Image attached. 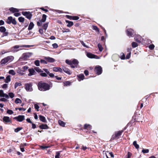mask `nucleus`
Listing matches in <instances>:
<instances>
[{
	"mask_svg": "<svg viewBox=\"0 0 158 158\" xmlns=\"http://www.w3.org/2000/svg\"><path fill=\"white\" fill-rule=\"evenodd\" d=\"M65 62L67 64H69L72 68L77 67L79 63L78 61L76 59H73L72 60H66Z\"/></svg>",
	"mask_w": 158,
	"mask_h": 158,
	"instance_id": "obj_2",
	"label": "nucleus"
},
{
	"mask_svg": "<svg viewBox=\"0 0 158 158\" xmlns=\"http://www.w3.org/2000/svg\"><path fill=\"white\" fill-rule=\"evenodd\" d=\"M40 75L42 77H45L47 76V74L45 73L41 72Z\"/></svg>",
	"mask_w": 158,
	"mask_h": 158,
	"instance_id": "obj_53",
	"label": "nucleus"
},
{
	"mask_svg": "<svg viewBox=\"0 0 158 158\" xmlns=\"http://www.w3.org/2000/svg\"><path fill=\"white\" fill-rule=\"evenodd\" d=\"M135 40L138 43H140L141 42L142 40V37L140 35H138L135 37Z\"/></svg>",
	"mask_w": 158,
	"mask_h": 158,
	"instance_id": "obj_15",
	"label": "nucleus"
},
{
	"mask_svg": "<svg viewBox=\"0 0 158 158\" xmlns=\"http://www.w3.org/2000/svg\"><path fill=\"white\" fill-rule=\"evenodd\" d=\"M24 18L23 17H20L18 18V20L20 22L23 23L24 21Z\"/></svg>",
	"mask_w": 158,
	"mask_h": 158,
	"instance_id": "obj_32",
	"label": "nucleus"
},
{
	"mask_svg": "<svg viewBox=\"0 0 158 158\" xmlns=\"http://www.w3.org/2000/svg\"><path fill=\"white\" fill-rule=\"evenodd\" d=\"M102 67L99 65L96 66L94 69V72L98 75H100L102 73Z\"/></svg>",
	"mask_w": 158,
	"mask_h": 158,
	"instance_id": "obj_7",
	"label": "nucleus"
},
{
	"mask_svg": "<svg viewBox=\"0 0 158 158\" xmlns=\"http://www.w3.org/2000/svg\"><path fill=\"white\" fill-rule=\"evenodd\" d=\"M59 67H55L53 68V70L54 72H59Z\"/></svg>",
	"mask_w": 158,
	"mask_h": 158,
	"instance_id": "obj_46",
	"label": "nucleus"
},
{
	"mask_svg": "<svg viewBox=\"0 0 158 158\" xmlns=\"http://www.w3.org/2000/svg\"><path fill=\"white\" fill-rule=\"evenodd\" d=\"M39 32L42 35H44L43 31L42 29L40 28L39 29Z\"/></svg>",
	"mask_w": 158,
	"mask_h": 158,
	"instance_id": "obj_57",
	"label": "nucleus"
},
{
	"mask_svg": "<svg viewBox=\"0 0 158 158\" xmlns=\"http://www.w3.org/2000/svg\"><path fill=\"white\" fill-rule=\"evenodd\" d=\"M9 10L13 13L17 12L19 11L18 9L12 7L10 8Z\"/></svg>",
	"mask_w": 158,
	"mask_h": 158,
	"instance_id": "obj_20",
	"label": "nucleus"
},
{
	"mask_svg": "<svg viewBox=\"0 0 158 158\" xmlns=\"http://www.w3.org/2000/svg\"><path fill=\"white\" fill-rule=\"evenodd\" d=\"M85 129H91L92 128V126L90 124H85L84 126Z\"/></svg>",
	"mask_w": 158,
	"mask_h": 158,
	"instance_id": "obj_24",
	"label": "nucleus"
},
{
	"mask_svg": "<svg viewBox=\"0 0 158 158\" xmlns=\"http://www.w3.org/2000/svg\"><path fill=\"white\" fill-rule=\"evenodd\" d=\"M66 17L68 19H70V20L72 19L73 16H72L66 15Z\"/></svg>",
	"mask_w": 158,
	"mask_h": 158,
	"instance_id": "obj_64",
	"label": "nucleus"
},
{
	"mask_svg": "<svg viewBox=\"0 0 158 158\" xmlns=\"http://www.w3.org/2000/svg\"><path fill=\"white\" fill-rule=\"evenodd\" d=\"M131 46L133 48H135L138 46V45L136 42H133L131 43Z\"/></svg>",
	"mask_w": 158,
	"mask_h": 158,
	"instance_id": "obj_30",
	"label": "nucleus"
},
{
	"mask_svg": "<svg viewBox=\"0 0 158 158\" xmlns=\"http://www.w3.org/2000/svg\"><path fill=\"white\" fill-rule=\"evenodd\" d=\"M62 69L64 72L69 75H70L71 74V72H70V70L65 67H62Z\"/></svg>",
	"mask_w": 158,
	"mask_h": 158,
	"instance_id": "obj_16",
	"label": "nucleus"
},
{
	"mask_svg": "<svg viewBox=\"0 0 158 158\" xmlns=\"http://www.w3.org/2000/svg\"><path fill=\"white\" fill-rule=\"evenodd\" d=\"M40 127L41 129H48L49 128V127L47 125L44 124H42L40 125Z\"/></svg>",
	"mask_w": 158,
	"mask_h": 158,
	"instance_id": "obj_18",
	"label": "nucleus"
},
{
	"mask_svg": "<svg viewBox=\"0 0 158 158\" xmlns=\"http://www.w3.org/2000/svg\"><path fill=\"white\" fill-rule=\"evenodd\" d=\"M93 30H95V31H97V32H99V29L98 28V27L96 26H93Z\"/></svg>",
	"mask_w": 158,
	"mask_h": 158,
	"instance_id": "obj_42",
	"label": "nucleus"
},
{
	"mask_svg": "<svg viewBox=\"0 0 158 158\" xmlns=\"http://www.w3.org/2000/svg\"><path fill=\"white\" fill-rule=\"evenodd\" d=\"M34 64L36 66H39L40 61L39 60H36L35 61Z\"/></svg>",
	"mask_w": 158,
	"mask_h": 158,
	"instance_id": "obj_44",
	"label": "nucleus"
},
{
	"mask_svg": "<svg viewBox=\"0 0 158 158\" xmlns=\"http://www.w3.org/2000/svg\"><path fill=\"white\" fill-rule=\"evenodd\" d=\"M14 59V57L12 56H10L4 58L2 59L1 63V64H4L7 63H10Z\"/></svg>",
	"mask_w": 158,
	"mask_h": 158,
	"instance_id": "obj_3",
	"label": "nucleus"
},
{
	"mask_svg": "<svg viewBox=\"0 0 158 158\" xmlns=\"http://www.w3.org/2000/svg\"><path fill=\"white\" fill-rule=\"evenodd\" d=\"M7 113L10 114H11L13 113V111L10 110H8L7 111Z\"/></svg>",
	"mask_w": 158,
	"mask_h": 158,
	"instance_id": "obj_54",
	"label": "nucleus"
},
{
	"mask_svg": "<svg viewBox=\"0 0 158 158\" xmlns=\"http://www.w3.org/2000/svg\"><path fill=\"white\" fill-rule=\"evenodd\" d=\"M132 155V154L131 153L128 152L127 154V158H130Z\"/></svg>",
	"mask_w": 158,
	"mask_h": 158,
	"instance_id": "obj_59",
	"label": "nucleus"
},
{
	"mask_svg": "<svg viewBox=\"0 0 158 158\" xmlns=\"http://www.w3.org/2000/svg\"><path fill=\"white\" fill-rule=\"evenodd\" d=\"M80 43L84 47L86 48H88V47L86 45H85V44L84 43L83 41H81Z\"/></svg>",
	"mask_w": 158,
	"mask_h": 158,
	"instance_id": "obj_49",
	"label": "nucleus"
},
{
	"mask_svg": "<svg viewBox=\"0 0 158 158\" xmlns=\"http://www.w3.org/2000/svg\"><path fill=\"white\" fill-rule=\"evenodd\" d=\"M7 98H2L0 99V101L3 102H6L7 101Z\"/></svg>",
	"mask_w": 158,
	"mask_h": 158,
	"instance_id": "obj_52",
	"label": "nucleus"
},
{
	"mask_svg": "<svg viewBox=\"0 0 158 158\" xmlns=\"http://www.w3.org/2000/svg\"><path fill=\"white\" fill-rule=\"evenodd\" d=\"M7 84H4L2 85V88L3 89H6L7 87Z\"/></svg>",
	"mask_w": 158,
	"mask_h": 158,
	"instance_id": "obj_62",
	"label": "nucleus"
},
{
	"mask_svg": "<svg viewBox=\"0 0 158 158\" xmlns=\"http://www.w3.org/2000/svg\"><path fill=\"white\" fill-rule=\"evenodd\" d=\"M72 20H77L79 19V17L77 16H73Z\"/></svg>",
	"mask_w": 158,
	"mask_h": 158,
	"instance_id": "obj_58",
	"label": "nucleus"
},
{
	"mask_svg": "<svg viewBox=\"0 0 158 158\" xmlns=\"http://www.w3.org/2000/svg\"><path fill=\"white\" fill-rule=\"evenodd\" d=\"M120 58L122 60H124L125 59V55L123 53H121L120 54Z\"/></svg>",
	"mask_w": 158,
	"mask_h": 158,
	"instance_id": "obj_48",
	"label": "nucleus"
},
{
	"mask_svg": "<svg viewBox=\"0 0 158 158\" xmlns=\"http://www.w3.org/2000/svg\"><path fill=\"white\" fill-rule=\"evenodd\" d=\"M39 90L42 91H45L48 90L51 87L49 85L45 83L40 81L38 83L37 85Z\"/></svg>",
	"mask_w": 158,
	"mask_h": 158,
	"instance_id": "obj_1",
	"label": "nucleus"
},
{
	"mask_svg": "<svg viewBox=\"0 0 158 158\" xmlns=\"http://www.w3.org/2000/svg\"><path fill=\"white\" fill-rule=\"evenodd\" d=\"M39 117H40V120L43 122H46L45 118L44 116L41 115H40L39 116Z\"/></svg>",
	"mask_w": 158,
	"mask_h": 158,
	"instance_id": "obj_27",
	"label": "nucleus"
},
{
	"mask_svg": "<svg viewBox=\"0 0 158 158\" xmlns=\"http://www.w3.org/2000/svg\"><path fill=\"white\" fill-rule=\"evenodd\" d=\"M123 130L119 131H118L116 132L115 133V134L117 137V139H118L119 137L121 136L122 133L123 132Z\"/></svg>",
	"mask_w": 158,
	"mask_h": 158,
	"instance_id": "obj_19",
	"label": "nucleus"
},
{
	"mask_svg": "<svg viewBox=\"0 0 158 158\" xmlns=\"http://www.w3.org/2000/svg\"><path fill=\"white\" fill-rule=\"evenodd\" d=\"M34 24L32 22L30 23L28 26V30H32L34 27Z\"/></svg>",
	"mask_w": 158,
	"mask_h": 158,
	"instance_id": "obj_22",
	"label": "nucleus"
},
{
	"mask_svg": "<svg viewBox=\"0 0 158 158\" xmlns=\"http://www.w3.org/2000/svg\"><path fill=\"white\" fill-rule=\"evenodd\" d=\"M27 144L26 143H21L20 146V147H23L24 146H27Z\"/></svg>",
	"mask_w": 158,
	"mask_h": 158,
	"instance_id": "obj_63",
	"label": "nucleus"
},
{
	"mask_svg": "<svg viewBox=\"0 0 158 158\" xmlns=\"http://www.w3.org/2000/svg\"><path fill=\"white\" fill-rule=\"evenodd\" d=\"M21 100L19 98H17L15 100V102L16 104L21 103Z\"/></svg>",
	"mask_w": 158,
	"mask_h": 158,
	"instance_id": "obj_36",
	"label": "nucleus"
},
{
	"mask_svg": "<svg viewBox=\"0 0 158 158\" xmlns=\"http://www.w3.org/2000/svg\"><path fill=\"white\" fill-rule=\"evenodd\" d=\"M31 46L28 45H20L21 48H29Z\"/></svg>",
	"mask_w": 158,
	"mask_h": 158,
	"instance_id": "obj_50",
	"label": "nucleus"
},
{
	"mask_svg": "<svg viewBox=\"0 0 158 158\" xmlns=\"http://www.w3.org/2000/svg\"><path fill=\"white\" fill-rule=\"evenodd\" d=\"M35 108L36 110L37 111H39V106L37 104H35L34 105Z\"/></svg>",
	"mask_w": 158,
	"mask_h": 158,
	"instance_id": "obj_51",
	"label": "nucleus"
},
{
	"mask_svg": "<svg viewBox=\"0 0 158 158\" xmlns=\"http://www.w3.org/2000/svg\"><path fill=\"white\" fill-rule=\"evenodd\" d=\"M0 97H5L6 98H9V96L8 95L6 94H4L2 90H0Z\"/></svg>",
	"mask_w": 158,
	"mask_h": 158,
	"instance_id": "obj_12",
	"label": "nucleus"
},
{
	"mask_svg": "<svg viewBox=\"0 0 158 158\" xmlns=\"http://www.w3.org/2000/svg\"><path fill=\"white\" fill-rule=\"evenodd\" d=\"M21 48L20 45H16L14 46L10 49V52H16L19 51V50L22 49V48Z\"/></svg>",
	"mask_w": 158,
	"mask_h": 158,
	"instance_id": "obj_5",
	"label": "nucleus"
},
{
	"mask_svg": "<svg viewBox=\"0 0 158 158\" xmlns=\"http://www.w3.org/2000/svg\"><path fill=\"white\" fill-rule=\"evenodd\" d=\"M10 75L7 76L6 79H4V82L6 83L9 82L10 81Z\"/></svg>",
	"mask_w": 158,
	"mask_h": 158,
	"instance_id": "obj_25",
	"label": "nucleus"
},
{
	"mask_svg": "<svg viewBox=\"0 0 158 158\" xmlns=\"http://www.w3.org/2000/svg\"><path fill=\"white\" fill-rule=\"evenodd\" d=\"M28 71L29 72V73L28 74V76H29L34 75L36 73L35 69H28Z\"/></svg>",
	"mask_w": 158,
	"mask_h": 158,
	"instance_id": "obj_13",
	"label": "nucleus"
},
{
	"mask_svg": "<svg viewBox=\"0 0 158 158\" xmlns=\"http://www.w3.org/2000/svg\"><path fill=\"white\" fill-rule=\"evenodd\" d=\"M41 64H47V63L46 61L44 60H40Z\"/></svg>",
	"mask_w": 158,
	"mask_h": 158,
	"instance_id": "obj_56",
	"label": "nucleus"
},
{
	"mask_svg": "<svg viewBox=\"0 0 158 158\" xmlns=\"http://www.w3.org/2000/svg\"><path fill=\"white\" fill-rule=\"evenodd\" d=\"M32 83H29L25 84V89L27 91H31L33 90Z\"/></svg>",
	"mask_w": 158,
	"mask_h": 158,
	"instance_id": "obj_8",
	"label": "nucleus"
},
{
	"mask_svg": "<svg viewBox=\"0 0 158 158\" xmlns=\"http://www.w3.org/2000/svg\"><path fill=\"white\" fill-rule=\"evenodd\" d=\"M58 123L62 127L64 126V125L65 124L63 121H61V120H59L58 121Z\"/></svg>",
	"mask_w": 158,
	"mask_h": 158,
	"instance_id": "obj_40",
	"label": "nucleus"
},
{
	"mask_svg": "<svg viewBox=\"0 0 158 158\" xmlns=\"http://www.w3.org/2000/svg\"><path fill=\"white\" fill-rule=\"evenodd\" d=\"M98 48H99L100 52H101L102 51L103 48L101 44H99L98 45Z\"/></svg>",
	"mask_w": 158,
	"mask_h": 158,
	"instance_id": "obj_37",
	"label": "nucleus"
},
{
	"mask_svg": "<svg viewBox=\"0 0 158 158\" xmlns=\"http://www.w3.org/2000/svg\"><path fill=\"white\" fill-rule=\"evenodd\" d=\"M8 95L9 96V98L10 97L11 98H12L15 97V94L13 93L12 92L9 93Z\"/></svg>",
	"mask_w": 158,
	"mask_h": 158,
	"instance_id": "obj_41",
	"label": "nucleus"
},
{
	"mask_svg": "<svg viewBox=\"0 0 158 158\" xmlns=\"http://www.w3.org/2000/svg\"><path fill=\"white\" fill-rule=\"evenodd\" d=\"M21 129H23L22 127H18L15 129V131L16 132H18Z\"/></svg>",
	"mask_w": 158,
	"mask_h": 158,
	"instance_id": "obj_47",
	"label": "nucleus"
},
{
	"mask_svg": "<svg viewBox=\"0 0 158 158\" xmlns=\"http://www.w3.org/2000/svg\"><path fill=\"white\" fill-rule=\"evenodd\" d=\"M133 145H134V146H135L136 148L138 149L139 148V146L137 144L136 141H135L133 142Z\"/></svg>",
	"mask_w": 158,
	"mask_h": 158,
	"instance_id": "obj_39",
	"label": "nucleus"
},
{
	"mask_svg": "<svg viewBox=\"0 0 158 158\" xmlns=\"http://www.w3.org/2000/svg\"><path fill=\"white\" fill-rule=\"evenodd\" d=\"M52 46L53 48H58V44L56 43H54L53 44Z\"/></svg>",
	"mask_w": 158,
	"mask_h": 158,
	"instance_id": "obj_55",
	"label": "nucleus"
},
{
	"mask_svg": "<svg viewBox=\"0 0 158 158\" xmlns=\"http://www.w3.org/2000/svg\"><path fill=\"white\" fill-rule=\"evenodd\" d=\"M34 69L38 73H42V72H43V71L41 69L38 67H35Z\"/></svg>",
	"mask_w": 158,
	"mask_h": 158,
	"instance_id": "obj_28",
	"label": "nucleus"
},
{
	"mask_svg": "<svg viewBox=\"0 0 158 158\" xmlns=\"http://www.w3.org/2000/svg\"><path fill=\"white\" fill-rule=\"evenodd\" d=\"M142 152L143 153H148L149 152V150L148 149H143L142 150Z\"/></svg>",
	"mask_w": 158,
	"mask_h": 158,
	"instance_id": "obj_45",
	"label": "nucleus"
},
{
	"mask_svg": "<svg viewBox=\"0 0 158 158\" xmlns=\"http://www.w3.org/2000/svg\"><path fill=\"white\" fill-rule=\"evenodd\" d=\"M46 15H42V19L41 20V22L43 23L46 20Z\"/></svg>",
	"mask_w": 158,
	"mask_h": 158,
	"instance_id": "obj_29",
	"label": "nucleus"
},
{
	"mask_svg": "<svg viewBox=\"0 0 158 158\" xmlns=\"http://www.w3.org/2000/svg\"><path fill=\"white\" fill-rule=\"evenodd\" d=\"M154 48V45L153 44H151L149 46V48L151 50H152Z\"/></svg>",
	"mask_w": 158,
	"mask_h": 158,
	"instance_id": "obj_60",
	"label": "nucleus"
},
{
	"mask_svg": "<svg viewBox=\"0 0 158 158\" xmlns=\"http://www.w3.org/2000/svg\"><path fill=\"white\" fill-rule=\"evenodd\" d=\"M48 27V23H44L43 26V29L45 31L46 30L47 27Z\"/></svg>",
	"mask_w": 158,
	"mask_h": 158,
	"instance_id": "obj_34",
	"label": "nucleus"
},
{
	"mask_svg": "<svg viewBox=\"0 0 158 158\" xmlns=\"http://www.w3.org/2000/svg\"><path fill=\"white\" fill-rule=\"evenodd\" d=\"M78 78V81H80L81 80H83L84 78V75L83 74H80L77 75Z\"/></svg>",
	"mask_w": 158,
	"mask_h": 158,
	"instance_id": "obj_23",
	"label": "nucleus"
},
{
	"mask_svg": "<svg viewBox=\"0 0 158 158\" xmlns=\"http://www.w3.org/2000/svg\"><path fill=\"white\" fill-rule=\"evenodd\" d=\"M131 52H129L127 54L126 56V58L127 59H129L131 56Z\"/></svg>",
	"mask_w": 158,
	"mask_h": 158,
	"instance_id": "obj_61",
	"label": "nucleus"
},
{
	"mask_svg": "<svg viewBox=\"0 0 158 158\" xmlns=\"http://www.w3.org/2000/svg\"><path fill=\"white\" fill-rule=\"evenodd\" d=\"M14 119L17 121L22 122L25 119V116L23 115H19L17 117H15Z\"/></svg>",
	"mask_w": 158,
	"mask_h": 158,
	"instance_id": "obj_10",
	"label": "nucleus"
},
{
	"mask_svg": "<svg viewBox=\"0 0 158 158\" xmlns=\"http://www.w3.org/2000/svg\"><path fill=\"white\" fill-rule=\"evenodd\" d=\"M61 151L57 152L56 153V155L55 156V158H60V155Z\"/></svg>",
	"mask_w": 158,
	"mask_h": 158,
	"instance_id": "obj_35",
	"label": "nucleus"
},
{
	"mask_svg": "<svg viewBox=\"0 0 158 158\" xmlns=\"http://www.w3.org/2000/svg\"><path fill=\"white\" fill-rule=\"evenodd\" d=\"M21 85L22 84L21 83L18 82H16L15 85V89H16L18 86H21Z\"/></svg>",
	"mask_w": 158,
	"mask_h": 158,
	"instance_id": "obj_31",
	"label": "nucleus"
},
{
	"mask_svg": "<svg viewBox=\"0 0 158 158\" xmlns=\"http://www.w3.org/2000/svg\"><path fill=\"white\" fill-rule=\"evenodd\" d=\"M86 56L89 58H94V55H93L90 52H87Z\"/></svg>",
	"mask_w": 158,
	"mask_h": 158,
	"instance_id": "obj_26",
	"label": "nucleus"
},
{
	"mask_svg": "<svg viewBox=\"0 0 158 158\" xmlns=\"http://www.w3.org/2000/svg\"><path fill=\"white\" fill-rule=\"evenodd\" d=\"M9 73L12 75H14L15 74V72L13 70H10L9 72Z\"/></svg>",
	"mask_w": 158,
	"mask_h": 158,
	"instance_id": "obj_43",
	"label": "nucleus"
},
{
	"mask_svg": "<svg viewBox=\"0 0 158 158\" xmlns=\"http://www.w3.org/2000/svg\"><path fill=\"white\" fill-rule=\"evenodd\" d=\"M126 32L127 35L129 37L132 36L133 34L134 33V30L132 29H127L126 31Z\"/></svg>",
	"mask_w": 158,
	"mask_h": 158,
	"instance_id": "obj_11",
	"label": "nucleus"
},
{
	"mask_svg": "<svg viewBox=\"0 0 158 158\" xmlns=\"http://www.w3.org/2000/svg\"><path fill=\"white\" fill-rule=\"evenodd\" d=\"M66 23H68V24L67 25V26L68 27H70L72 26L73 24V22L68 20H66L65 21Z\"/></svg>",
	"mask_w": 158,
	"mask_h": 158,
	"instance_id": "obj_21",
	"label": "nucleus"
},
{
	"mask_svg": "<svg viewBox=\"0 0 158 158\" xmlns=\"http://www.w3.org/2000/svg\"><path fill=\"white\" fill-rule=\"evenodd\" d=\"M45 59L48 62L50 63H53L55 61L54 59L50 57H45Z\"/></svg>",
	"mask_w": 158,
	"mask_h": 158,
	"instance_id": "obj_14",
	"label": "nucleus"
},
{
	"mask_svg": "<svg viewBox=\"0 0 158 158\" xmlns=\"http://www.w3.org/2000/svg\"><path fill=\"white\" fill-rule=\"evenodd\" d=\"M22 14L24 16H25L26 17L29 19H31L32 16L31 13L29 12L22 11Z\"/></svg>",
	"mask_w": 158,
	"mask_h": 158,
	"instance_id": "obj_9",
	"label": "nucleus"
},
{
	"mask_svg": "<svg viewBox=\"0 0 158 158\" xmlns=\"http://www.w3.org/2000/svg\"><path fill=\"white\" fill-rule=\"evenodd\" d=\"M33 55V53L31 52H26L22 54V56L19 58V60H25L27 58Z\"/></svg>",
	"mask_w": 158,
	"mask_h": 158,
	"instance_id": "obj_4",
	"label": "nucleus"
},
{
	"mask_svg": "<svg viewBox=\"0 0 158 158\" xmlns=\"http://www.w3.org/2000/svg\"><path fill=\"white\" fill-rule=\"evenodd\" d=\"M3 120V121L5 123H9L11 122L10 118L8 116H4Z\"/></svg>",
	"mask_w": 158,
	"mask_h": 158,
	"instance_id": "obj_17",
	"label": "nucleus"
},
{
	"mask_svg": "<svg viewBox=\"0 0 158 158\" xmlns=\"http://www.w3.org/2000/svg\"><path fill=\"white\" fill-rule=\"evenodd\" d=\"M6 23L9 24L11 23L15 25L17 24L15 19H13L12 17L11 16L8 17Z\"/></svg>",
	"mask_w": 158,
	"mask_h": 158,
	"instance_id": "obj_6",
	"label": "nucleus"
},
{
	"mask_svg": "<svg viewBox=\"0 0 158 158\" xmlns=\"http://www.w3.org/2000/svg\"><path fill=\"white\" fill-rule=\"evenodd\" d=\"M6 31V29L3 26H1L0 27V31L1 32H4Z\"/></svg>",
	"mask_w": 158,
	"mask_h": 158,
	"instance_id": "obj_33",
	"label": "nucleus"
},
{
	"mask_svg": "<svg viewBox=\"0 0 158 158\" xmlns=\"http://www.w3.org/2000/svg\"><path fill=\"white\" fill-rule=\"evenodd\" d=\"M118 139L117 137L116 136L115 134L113 135L110 139V141H112L114 139Z\"/></svg>",
	"mask_w": 158,
	"mask_h": 158,
	"instance_id": "obj_38",
	"label": "nucleus"
}]
</instances>
